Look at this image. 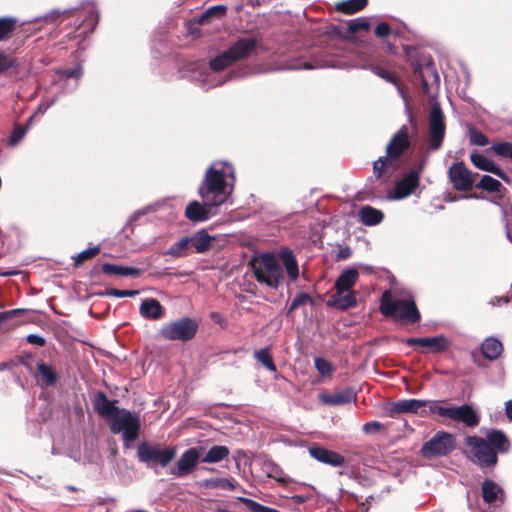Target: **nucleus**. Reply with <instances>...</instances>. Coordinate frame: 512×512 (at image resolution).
Here are the masks:
<instances>
[{
    "mask_svg": "<svg viewBox=\"0 0 512 512\" xmlns=\"http://www.w3.org/2000/svg\"><path fill=\"white\" fill-rule=\"evenodd\" d=\"M486 437L467 436L465 445L470 460L481 468H493L498 463V453L509 452L511 443L508 436L499 429H489Z\"/></svg>",
    "mask_w": 512,
    "mask_h": 512,
    "instance_id": "nucleus-1",
    "label": "nucleus"
},
{
    "mask_svg": "<svg viewBox=\"0 0 512 512\" xmlns=\"http://www.w3.org/2000/svg\"><path fill=\"white\" fill-rule=\"evenodd\" d=\"M116 402L117 400H109L103 391H98L93 400V407L101 417L110 420L112 433L122 432L124 442H134L140 434V419L129 410L117 407Z\"/></svg>",
    "mask_w": 512,
    "mask_h": 512,
    "instance_id": "nucleus-2",
    "label": "nucleus"
},
{
    "mask_svg": "<svg viewBox=\"0 0 512 512\" xmlns=\"http://www.w3.org/2000/svg\"><path fill=\"white\" fill-rule=\"evenodd\" d=\"M226 177L235 179L233 166L223 164L221 169H217L214 165L210 166L198 188L201 199L218 207L224 204L228 198Z\"/></svg>",
    "mask_w": 512,
    "mask_h": 512,
    "instance_id": "nucleus-3",
    "label": "nucleus"
},
{
    "mask_svg": "<svg viewBox=\"0 0 512 512\" xmlns=\"http://www.w3.org/2000/svg\"><path fill=\"white\" fill-rule=\"evenodd\" d=\"M379 310L384 317L391 318L402 325H413L421 320L420 311L413 299L393 300L389 290L382 293Z\"/></svg>",
    "mask_w": 512,
    "mask_h": 512,
    "instance_id": "nucleus-4",
    "label": "nucleus"
},
{
    "mask_svg": "<svg viewBox=\"0 0 512 512\" xmlns=\"http://www.w3.org/2000/svg\"><path fill=\"white\" fill-rule=\"evenodd\" d=\"M359 279V272L355 268L344 270L336 279L333 293L326 301L327 307L346 311L357 306L356 292L352 287Z\"/></svg>",
    "mask_w": 512,
    "mask_h": 512,
    "instance_id": "nucleus-5",
    "label": "nucleus"
},
{
    "mask_svg": "<svg viewBox=\"0 0 512 512\" xmlns=\"http://www.w3.org/2000/svg\"><path fill=\"white\" fill-rule=\"evenodd\" d=\"M257 38H239L231 47L210 61V68L220 72L232 64L248 59L257 49Z\"/></svg>",
    "mask_w": 512,
    "mask_h": 512,
    "instance_id": "nucleus-6",
    "label": "nucleus"
},
{
    "mask_svg": "<svg viewBox=\"0 0 512 512\" xmlns=\"http://www.w3.org/2000/svg\"><path fill=\"white\" fill-rule=\"evenodd\" d=\"M251 266L258 282L265 283L271 288H278L283 279V272L274 255L262 254L251 262Z\"/></svg>",
    "mask_w": 512,
    "mask_h": 512,
    "instance_id": "nucleus-7",
    "label": "nucleus"
},
{
    "mask_svg": "<svg viewBox=\"0 0 512 512\" xmlns=\"http://www.w3.org/2000/svg\"><path fill=\"white\" fill-rule=\"evenodd\" d=\"M198 327L196 320L182 317L164 324L160 329V336L168 341L188 342L195 337Z\"/></svg>",
    "mask_w": 512,
    "mask_h": 512,
    "instance_id": "nucleus-8",
    "label": "nucleus"
},
{
    "mask_svg": "<svg viewBox=\"0 0 512 512\" xmlns=\"http://www.w3.org/2000/svg\"><path fill=\"white\" fill-rule=\"evenodd\" d=\"M456 447V438L454 434L437 431L421 449L420 454L426 459L448 456Z\"/></svg>",
    "mask_w": 512,
    "mask_h": 512,
    "instance_id": "nucleus-9",
    "label": "nucleus"
},
{
    "mask_svg": "<svg viewBox=\"0 0 512 512\" xmlns=\"http://www.w3.org/2000/svg\"><path fill=\"white\" fill-rule=\"evenodd\" d=\"M430 412L453 421L461 422L467 427H476L480 422V417L475 409L469 404L461 406L443 407L436 403L430 405Z\"/></svg>",
    "mask_w": 512,
    "mask_h": 512,
    "instance_id": "nucleus-10",
    "label": "nucleus"
},
{
    "mask_svg": "<svg viewBox=\"0 0 512 512\" xmlns=\"http://www.w3.org/2000/svg\"><path fill=\"white\" fill-rule=\"evenodd\" d=\"M177 454V450L173 446L161 448L159 445H151L141 443L137 448V456L140 462L146 464H158L166 467Z\"/></svg>",
    "mask_w": 512,
    "mask_h": 512,
    "instance_id": "nucleus-11",
    "label": "nucleus"
},
{
    "mask_svg": "<svg viewBox=\"0 0 512 512\" xmlns=\"http://www.w3.org/2000/svg\"><path fill=\"white\" fill-rule=\"evenodd\" d=\"M428 130L431 150H439L446 132L445 115L439 103H434L431 107L428 117Z\"/></svg>",
    "mask_w": 512,
    "mask_h": 512,
    "instance_id": "nucleus-12",
    "label": "nucleus"
},
{
    "mask_svg": "<svg viewBox=\"0 0 512 512\" xmlns=\"http://www.w3.org/2000/svg\"><path fill=\"white\" fill-rule=\"evenodd\" d=\"M447 174L453 189L459 192L472 190L475 186V177L478 176V173L470 171L463 161L453 163Z\"/></svg>",
    "mask_w": 512,
    "mask_h": 512,
    "instance_id": "nucleus-13",
    "label": "nucleus"
},
{
    "mask_svg": "<svg viewBox=\"0 0 512 512\" xmlns=\"http://www.w3.org/2000/svg\"><path fill=\"white\" fill-rule=\"evenodd\" d=\"M409 147V129L406 125H403L389 140L386 146V156L397 163V161Z\"/></svg>",
    "mask_w": 512,
    "mask_h": 512,
    "instance_id": "nucleus-14",
    "label": "nucleus"
},
{
    "mask_svg": "<svg viewBox=\"0 0 512 512\" xmlns=\"http://www.w3.org/2000/svg\"><path fill=\"white\" fill-rule=\"evenodd\" d=\"M423 167L424 162H420L416 169L411 170L402 179L396 182L394 193L397 199L406 198L416 190L420 183Z\"/></svg>",
    "mask_w": 512,
    "mask_h": 512,
    "instance_id": "nucleus-15",
    "label": "nucleus"
},
{
    "mask_svg": "<svg viewBox=\"0 0 512 512\" xmlns=\"http://www.w3.org/2000/svg\"><path fill=\"white\" fill-rule=\"evenodd\" d=\"M408 346H419L428 348L431 353H440L448 349L450 342L444 335L422 338L399 339Z\"/></svg>",
    "mask_w": 512,
    "mask_h": 512,
    "instance_id": "nucleus-16",
    "label": "nucleus"
},
{
    "mask_svg": "<svg viewBox=\"0 0 512 512\" xmlns=\"http://www.w3.org/2000/svg\"><path fill=\"white\" fill-rule=\"evenodd\" d=\"M214 207H217L216 204H208V201L200 203L193 200L187 204L184 215L191 222H204L210 219Z\"/></svg>",
    "mask_w": 512,
    "mask_h": 512,
    "instance_id": "nucleus-17",
    "label": "nucleus"
},
{
    "mask_svg": "<svg viewBox=\"0 0 512 512\" xmlns=\"http://www.w3.org/2000/svg\"><path fill=\"white\" fill-rule=\"evenodd\" d=\"M429 401L419 399H403L395 402H391L386 412L390 417H394L398 414H414L417 413L420 408L425 407Z\"/></svg>",
    "mask_w": 512,
    "mask_h": 512,
    "instance_id": "nucleus-18",
    "label": "nucleus"
},
{
    "mask_svg": "<svg viewBox=\"0 0 512 512\" xmlns=\"http://www.w3.org/2000/svg\"><path fill=\"white\" fill-rule=\"evenodd\" d=\"M200 460V453L198 448L187 449L177 461L176 469L172 470V474L181 477L188 475L197 466Z\"/></svg>",
    "mask_w": 512,
    "mask_h": 512,
    "instance_id": "nucleus-19",
    "label": "nucleus"
},
{
    "mask_svg": "<svg viewBox=\"0 0 512 512\" xmlns=\"http://www.w3.org/2000/svg\"><path fill=\"white\" fill-rule=\"evenodd\" d=\"M309 454L315 460L333 467H341L345 463V458L341 454L322 446L309 447Z\"/></svg>",
    "mask_w": 512,
    "mask_h": 512,
    "instance_id": "nucleus-20",
    "label": "nucleus"
},
{
    "mask_svg": "<svg viewBox=\"0 0 512 512\" xmlns=\"http://www.w3.org/2000/svg\"><path fill=\"white\" fill-rule=\"evenodd\" d=\"M471 163L478 169L486 172H490L499 178H501L504 182L510 184L511 180L509 176L492 160L488 159L481 153L473 152L470 154Z\"/></svg>",
    "mask_w": 512,
    "mask_h": 512,
    "instance_id": "nucleus-21",
    "label": "nucleus"
},
{
    "mask_svg": "<svg viewBox=\"0 0 512 512\" xmlns=\"http://www.w3.org/2000/svg\"><path fill=\"white\" fill-rule=\"evenodd\" d=\"M140 315L148 320H158L165 314V308L155 298L144 299L139 307Z\"/></svg>",
    "mask_w": 512,
    "mask_h": 512,
    "instance_id": "nucleus-22",
    "label": "nucleus"
},
{
    "mask_svg": "<svg viewBox=\"0 0 512 512\" xmlns=\"http://www.w3.org/2000/svg\"><path fill=\"white\" fill-rule=\"evenodd\" d=\"M101 271L105 275H116V276H122V277H139L142 275L143 270L140 268H134V267H128V266H121L111 263H104L101 265Z\"/></svg>",
    "mask_w": 512,
    "mask_h": 512,
    "instance_id": "nucleus-23",
    "label": "nucleus"
},
{
    "mask_svg": "<svg viewBox=\"0 0 512 512\" xmlns=\"http://www.w3.org/2000/svg\"><path fill=\"white\" fill-rule=\"evenodd\" d=\"M279 259L286 270L288 278L291 281H295L299 276V267L292 250L288 248L282 249L279 253Z\"/></svg>",
    "mask_w": 512,
    "mask_h": 512,
    "instance_id": "nucleus-24",
    "label": "nucleus"
},
{
    "mask_svg": "<svg viewBox=\"0 0 512 512\" xmlns=\"http://www.w3.org/2000/svg\"><path fill=\"white\" fill-rule=\"evenodd\" d=\"M189 240L191 241V248L193 247L196 253L202 254L210 250L215 237L210 236L205 229H201L189 237Z\"/></svg>",
    "mask_w": 512,
    "mask_h": 512,
    "instance_id": "nucleus-25",
    "label": "nucleus"
},
{
    "mask_svg": "<svg viewBox=\"0 0 512 512\" xmlns=\"http://www.w3.org/2000/svg\"><path fill=\"white\" fill-rule=\"evenodd\" d=\"M384 214L381 210H378L369 205L363 206L359 210L360 222L366 226L378 225L382 222Z\"/></svg>",
    "mask_w": 512,
    "mask_h": 512,
    "instance_id": "nucleus-26",
    "label": "nucleus"
},
{
    "mask_svg": "<svg viewBox=\"0 0 512 512\" xmlns=\"http://www.w3.org/2000/svg\"><path fill=\"white\" fill-rule=\"evenodd\" d=\"M502 351V343L498 339L493 337L485 339L481 345V352L483 356L490 361L499 358Z\"/></svg>",
    "mask_w": 512,
    "mask_h": 512,
    "instance_id": "nucleus-27",
    "label": "nucleus"
},
{
    "mask_svg": "<svg viewBox=\"0 0 512 512\" xmlns=\"http://www.w3.org/2000/svg\"><path fill=\"white\" fill-rule=\"evenodd\" d=\"M370 69L374 74L395 85L398 90H401L402 83L400 78L388 66H385L382 63H373Z\"/></svg>",
    "mask_w": 512,
    "mask_h": 512,
    "instance_id": "nucleus-28",
    "label": "nucleus"
},
{
    "mask_svg": "<svg viewBox=\"0 0 512 512\" xmlns=\"http://www.w3.org/2000/svg\"><path fill=\"white\" fill-rule=\"evenodd\" d=\"M499 495H503L502 488L493 480L486 479L482 483V498L484 502L492 504L496 502Z\"/></svg>",
    "mask_w": 512,
    "mask_h": 512,
    "instance_id": "nucleus-29",
    "label": "nucleus"
},
{
    "mask_svg": "<svg viewBox=\"0 0 512 512\" xmlns=\"http://www.w3.org/2000/svg\"><path fill=\"white\" fill-rule=\"evenodd\" d=\"M368 5V0H344L335 4V9L346 15H351L363 10Z\"/></svg>",
    "mask_w": 512,
    "mask_h": 512,
    "instance_id": "nucleus-30",
    "label": "nucleus"
},
{
    "mask_svg": "<svg viewBox=\"0 0 512 512\" xmlns=\"http://www.w3.org/2000/svg\"><path fill=\"white\" fill-rule=\"evenodd\" d=\"M229 454H230V450L227 446L214 445L208 450L206 455L201 459V462L218 463V462L228 458Z\"/></svg>",
    "mask_w": 512,
    "mask_h": 512,
    "instance_id": "nucleus-31",
    "label": "nucleus"
},
{
    "mask_svg": "<svg viewBox=\"0 0 512 512\" xmlns=\"http://www.w3.org/2000/svg\"><path fill=\"white\" fill-rule=\"evenodd\" d=\"M475 187L488 193L501 194L506 191V188L501 184V182L490 175H483L480 181L475 184Z\"/></svg>",
    "mask_w": 512,
    "mask_h": 512,
    "instance_id": "nucleus-32",
    "label": "nucleus"
},
{
    "mask_svg": "<svg viewBox=\"0 0 512 512\" xmlns=\"http://www.w3.org/2000/svg\"><path fill=\"white\" fill-rule=\"evenodd\" d=\"M37 369L43 384L46 386H55L57 384L59 375L52 366L41 361L37 364Z\"/></svg>",
    "mask_w": 512,
    "mask_h": 512,
    "instance_id": "nucleus-33",
    "label": "nucleus"
},
{
    "mask_svg": "<svg viewBox=\"0 0 512 512\" xmlns=\"http://www.w3.org/2000/svg\"><path fill=\"white\" fill-rule=\"evenodd\" d=\"M397 163H395L393 160H391L389 157L381 156L373 163V175L377 180H381V182H384L385 179H382L385 172L392 168L393 170L396 168Z\"/></svg>",
    "mask_w": 512,
    "mask_h": 512,
    "instance_id": "nucleus-34",
    "label": "nucleus"
},
{
    "mask_svg": "<svg viewBox=\"0 0 512 512\" xmlns=\"http://www.w3.org/2000/svg\"><path fill=\"white\" fill-rule=\"evenodd\" d=\"M17 26V18L12 16L0 17V42L10 39Z\"/></svg>",
    "mask_w": 512,
    "mask_h": 512,
    "instance_id": "nucleus-35",
    "label": "nucleus"
},
{
    "mask_svg": "<svg viewBox=\"0 0 512 512\" xmlns=\"http://www.w3.org/2000/svg\"><path fill=\"white\" fill-rule=\"evenodd\" d=\"M191 241L189 237H183L169 247L166 254L175 258L185 257L189 254Z\"/></svg>",
    "mask_w": 512,
    "mask_h": 512,
    "instance_id": "nucleus-36",
    "label": "nucleus"
},
{
    "mask_svg": "<svg viewBox=\"0 0 512 512\" xmlns=\"http://www.w3.org/2000/svg\"><path fill=\"white\" fill-rule=\"evenodd\" d=\"M227 13V6L220 4L209 7L199 18L198 24H208L211 18H223Z\"/></svg>",
    "mask_w": 512,
    "mask_h": 512,
    "instance_id": "nucleus-37",
    "label": "nucleus"
},
{
    "mask_svg": "<svg viewBox=\"0 0 512 512\" xmlns=\"http://www.w3.org/2000/svg\"><path fill=\"white\" fill-rule=\"evenodd\" d=\"M254 358L260 362L267 370L271 372H276L277 367L273 361L271 348L265 347L255 351Z\"/></svg>",
    "mask_w": 512,
    "mask_h": 512,
    "instance_id": "nucleus-38",
    "label": "nucleus"
},
{
    "mask_svg": "<svg viewBox=\"0 0 512 512\" xmlns=\"http://www.w3.org/2000/svg\"><path fill=\"white\" fill-rule=\"evenodd\" d=\"M371 23L367 17H358L348 22V31L352 34L360 31H369Z\"/></svg>",
    "mask_w": 512,
    "mask_h": 512,
    "instance_id": "nucleus-39",
    "label": "nucleus"
},
{
    "mask_svg": "<svg viewBox=\"0 0 512 512\" xmlns=\"http://www.w3.org/2000/svg\"><path fill=\"white\" fill-rule=\"evenodd\" d=\"M355 399V394L352 390H345L340 393L333 394L329 397L328 403L331 405H341L351 403Z\"/></svg>",
    "mask_w": 512,
    "mask_h": 512,
    "instance_id": "nucleus-40",
    "label": "nucleus"
},
{
    "mask_svg": "<svg viewBox=\"0 0 512 512\" xmlns=\"http://www.w3.org/2000/svg\"><path fill=\"white\" fill-rule=\"evenodd\" d=\"M100 251H101V249L99 246L91 247V248L81 251L79 254H77L75 257H73L74 266L79 267L85 261L90 260L93 257L97 256L100 253Z\"/></svg>",
    "mask_w": 512,
    "mask_h": 512,
    "instance_id": "nucleus-41",
    "label": "nucleus"
},
{
    "mask_svg": "<svg viewBox=\"0 0 512 512\" xmlns=\"http://www.w3.org/2000/svg\"><path fill=\"white\" fill-rule=\"evenodd\" d=\"M314 365L322 377L331 376L335 371L333 364L323 357H316L314 359Z\"/></svg>",
    "mask_w": 512,
    "mask_h": 512,
    "instance_id": "nucleus-42",
    "label": "nucleus"
},
{
    "mask_svg": "<svg viewBox=\"0 0 512 512\" xmlns=\"http://www.w3.org/2000/svg\"><path fill=\"white\" fill-rule=\"evenodd\" d=\"M240 502L243 503L251 512H280L275 508H271L265 505H262L259 502H256L250 498L241 497L239 498Z\"/></svg>",
    "mask_w": 512,
    "mask_h": 512,
    "instance_id": "nucleus-43",
    "label": "nucleus"
},
{
    "mask_svg": "<svg viewBox=\"0 0 512 512\" xmlns=\"http://www.w3.org/2000/svg\"><path fill=\"white\" fill-rule=\"evenodd\" d=\"M306 304H313L312 297L309 294L305 293V292L298 293L295 296V298L293 299V301L291 302V304H290V306L288 308L287 314L290 315L297 308H299L300 306L306 305Z\"/></svg>",
    "mask_w": 512,
    "mask_h": 512,
    "instance_id": "nucleus-44",
    "label": "nucleus"
},
{
    "mask_svg": "<svg viewBox=\"0 0 512 512\" xmlns=\"http://www.w3.org/2000/svg\"><path fill=\"white\" fill-rule=\"evenodd\" d=\"M469 141L472 145L486 146L489 144L488 137L475 127L469 128Z\"/></svg>",
    "mask_w": 512,
    "mask_h": 512,
    "instance_id": "nucleus-45",
    "label": "nucleus"
},
{
    "mask_svg": "<svg viewBox=\"0 0 512 512\" xmlns=\"http://www.w3.org/2000/svg\"><path fill=\"white\" fill-rule=\"evenodd\" d=\"M491 150L498 156L507 157L512 160V143L510 142L503 141L494 143Z\"/></svg>",
    "mask_w": 512,
    "mask_h": 512,
    "instance_id": "nucleus-46",
    "label": "nucleus"
},
{
    "mask_svg": "<svg viewBox=\"0 0 512 512\" xmlns=\"http://www.w3.org/2000/svg\"><path fill=\"white\" fill-rule=\"evenodd\" d=\"M206 485L210 488H219L224 490H233L234 483L227 478H213L206 481Z\"/></svg>",
    "mask_w": 512,
    "mask_h": 512,
    "instance_id": "nucleus-47",
    "label": "nucleus"
},
{
    "mask_svg": "<svg viewBox=\"0 0 512 512\" xmlns=\"http://www.w3.org/2000/svg\"><path fill=\"white\" fill-rule=\"evenodd\" d=\"M17 66L18 63L15 57L0 52V73L16 68Z\"/></svg>",
    "mask_w": 512,
    "mask_h": 512,
    "instance_id": "nucleus-48",
    "label": "nucleus"
},
{
    "mask_svg": "<svg viewBox=\"0 0 512 512\" xmlns=\"http://www.w3.org/2000/svg\"><path fill=\"white\" fill-rule=\"evenodd\" d=\"M411 65L413 68L414 77L421 81L422 88H423L424 92H428L429 84H428L427 80L425 79L422 64L419 63L418 61H413L411 63Z\"/></svg>",
    "mask_w": 512,
    "mask_h": 512,
    "instance_id": "nucleus-49",
    "label": "nucleus"
},
{
    "mask_svg": "<svg viewBox=\"0 0 512 512\" xmlns=\"http://www.w3.org/2000/svg\"><path fill=\"white\" fill-rule=\"evenodd\" d=\"M138 293H139L138 290H120V289H116V288H110V289H107L105 292L100 293V295L123 298V297H133V296L137 295Z\"/></svg>",
    "mask_w": 512,
    "mask_h": 512,
    "instance_id": "nucleus-50",
    "label": "nucleus"
},
{
    "mask_svg": "<svg viewBox=\"0 0 512 512\" xmlns=\"http://www.w3.org/2000/svg\"><path fill=\"white\" fill-rule=\"evenodd\" d=\"M27 132V127L22 125H15L9 139L10 145L14 146L19 143V141L24 137Z\"/></svg>",
    "mask_w": 512,
    "mask_h": 512,
    "instance_id": "nucleus-51",
    "label": "nucleus"
},
{
    "mask_svg": "<svg viewBox=\"0 0 512 512\" xmlns=\"http://www.w3.org/2000/svg\"><path fill=\"white\" fill-rule=\"evenodd\" d=\"M26 312H28V310L23 309V308H17V309H12V310L5 311V312H0V324H2L3 322H5L7 320L21 316V315L25 314Z\"/></svg>",
    "mask_w": 512,
    "mask_h": 512,
    "instance_id": "nucleus-52",
    "label": "nucleus"
},
{
    "mask_svg": "<svg viewBox=\"0 0 512 512\" xmlns=\"http://www.w3.org/2000/svg\"><path fill=\"white\" fill-rule=\"evenodd\" d=\"M392 33L391 26L386 22L379 23L374 30V34L378 38L388 37Z\"/></svg>",
    "mask_w": 512,
    "mask_h": 512,
    "instance_id": "nucleus-53",
    "label": "nucleus"
},
{
    "mask_svg": "<svg viewBox=\"0 0 512 512\" xmlns=\"http://www.w3.org/2000/svg\"><path fill=\"white\" fill-rule=\"evenodd\" d=\"M383 428H384V426H383L382 423H380L378 421H370V422H366L363 425L362 430H363L364 433L370 434V433H373V432H379Z\"/></svg>",
    "mask_w": 512,
    "mask_h": 512,
    "instance_id": "nucleus-54",
    "label": "nucleus"
},
{
    "mask_svg": "<svg viewBox=\"0 0 512 512\" xmlns=\"http://www.w3.org/2000/svg\"><path fill=\"white\" fill-rule=\"evenodd\" d=\"M26 340L28 343L32 345H37L39 347H43L46 344L45 338L36 334L27 335Z\"/></svg>",
    "mask_w": 512,
    "mask_h": 512,
    "instance_id": "nucleus-55",
    "label": "nucleus"
},
{
    "mask_svg": "<svg viewBox=\"0 0 512 512\" xmlns=\"http://www.w3.org/2000/svg\"><path fill=\"white\" fill-rule=\"evenodd\" d=\"M31 358H32V354L31 353H24L23 355L18 356V363H19V365H23L30 372L33 371L32 364L29 362V360Z\"/></svg>",
    "mask_w": 512,
    "mask_h": 512,
    "instance_id": "nucleus-56",
    "label": "nucleus"
},
{
    "mask_svg": "<svg viewBox=\"0 0 512 512\" xmlns=\"http://www.w3.org/2000/svg\"><path fill=\"white\" fill-rule=\"evenodd\" d=\"M352 256V250L349 246L340 247L337 252L336 259L337 260H346Z\"/></svg>",
    "mask_w": 512,
    "mask_h": 512,
    "instance_id": "nucleus-57",
    "label": "nucleus"
},
{
    "mask_svg": "<svg viewBox=\"0 0 512 512\" xmlns=\"http://www.w3.org/2000/svg\"><path fill=\"white\" fill-rule=\"evenodd\" d=\"M64 75L67 78H78L81 75V72L79 69H68L64 72Z\"/></svg>",
    "mask_w": 512,
    "mask_h": 512,
    "instance_id": "nucleus-58",
    "label": "nucleus"
},
{
    "mask_svg": "<svg viewBox=\"0 0 512 512\" xmlns=\"http://www.w3.org/2000/svg\"><path fill=\"white\" fill-rule=\"evenodd\" d=\"M505 414L507 418L512 421V399L505 404Z\"/></svg>",
    "mask_w": 512,
    "mask_h": 512,
    "instance_id": "nucleus-59",
    "label": "nucleus"
},
{
    "mask_svg": "<svg viewBox=\"0 0 512 512\" xmlns=\"http://www.w3.org/2000/svg\"><path fill=\"white\" fill-rule=\"evenodd\" d=\"M4 364L7 365V370L8 369H11L17 365H19L18 363V356L15 358V359H12V360H9V361H4Z\"/></svg>",
    "mask_w": 512,
    "mask_h": 512,
    "instance_id": "nucleus-60",
    "label": "nucleus"
},
{
    "mask_svg": "<svg viewBox=\"0 0 512 512\" xmlns=\"http://www.w3.org/2000/svg\"><path fill=\"white\" fill-rule=\"evenodd\" d=\"M426 70L433 72L435 74L436 78H438L437 73L434 72V64L431 59L429 62L426 63Z\"/></svg>",
    "mask_w": 512,
    "mask_h": 512,
    "instance_id": "nucleus-61",
    "label": "nucleus"
},
{
    "mask_svg": "<svg viewBox=\"0 0 512 512\" xmlns=\"http://www.w3.org/2000/svg\"><path fill=\"white\" fill-rule=\"evenodd\" d=\"M59 15V12H52L49 16H47V19H50V21H54Z\"/></svg>",
    "mask_w": 512,
    "mask_h": 512,
    "instance_id": "nucleus-62",
    "label": "nucleus"
},
{
    "mask_svg": "<svg viewBox=\"0 0 512 512\" xmlns=\"http://www.w3.org/2000/svg\"><path fill=\"white\" fill-rule=\"evenodd\" d=\"M506 237L512 243V232L508 228V224L506 225Z\"/></svg>",
    "mask_w": 512,
    "mask_h": 512,
    "instance_id": "nucleus-63",
    "label": "nucleus"
},
{
    "mask_svg": "<svg viewBox=\"0 0 512 512\" xmlns=\"http://www.w3.org/2000/svg\"><path fill=\"white\" fill-rule=\"evenodd\" d=\"M387 48L389 51H391L392 53H395L396 52V47L391 44V43H387Z\"/></svg>",
    "mask_w": 512,
    "mask_h": 512,
    "instance_id": "nucleus-64",
    "label": "nucleus"
}]
</instances>
